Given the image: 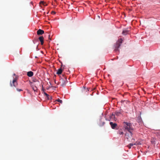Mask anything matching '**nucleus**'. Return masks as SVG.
<instances>
[{"instance_id":"f257e3e1","label":"nucleus","mask_w":160,"mask_h":160,"mask_svg":"<svg viewBox=\"0 0 160 160\" xmlns=\"http://www.w3.org/2000/svg\"><path fill=\"white\" fill-rule=\"evenodd\" d=\"M123 125L125 130H127L128 132L132 131L133 129L131 127V123L127 122H123Z\"/></svg>"},{"instance_id":"f03ea898","label":"nucleus","mask_w":160,"mask_h":160,"mask_svg":"<svg viewBox=\"0 0 160 160\" xmlns=\"http://www.w3.org/2000/svg\"><path fill=\"white\" fill-rule=\"evenodd\" d=\"M122 39H119L116 44L114 45L115 49L114 51L116 52H118V48L121 46V44L122 43Z\"/></svg>"},{"instance_id":"7ed1b4c3","label":"nucleus","mask_w":160,"mask_h":160,"mask_svg":"<svg viewBox=\"0 0 160 160\" xmlns=\"http://www.w3.org/2000/svg\"><path fill=\"white\" fill-rule=\"evenodd\" d=\"M132 132H126V138L129 141H130V140H131L132 142H133V141H134L135 140L133 138H132Z\"/></svg>"},{"instance_id":"20e7f679","label":"nucleus","mask_w":160,"mask_h":160,"mask_svg":"<svg viewBox=\"0 0 160 160\" xmlns=\"http://www.w3.org/2000/svg\"><path fill=\"white\" fill-rule=\"evenodd\" d=\"M62 76L63 78H61L60 83H61V85L62 87H64L66 85L68 82V81L65 76L63 75Z\"/></svg>"},{"instance_id":"39448f33","label":"nucleus","mask_w":160,"mask_h":160,"mask_svg":"<svg viewBox=\"0 0 160 160\" xmlns=\"http://www.w3.org/2000/svg\"><path fill=\"white\" fill-rule=\"evenodd\" d=\"M17 78L16 77L12 81V83L11 82L10 83V85L11 87L13 86L15 87H16L17 86L18 83L17 82Z\"/></svg>"},{"instance_id":"423d86ee","label":"nucleus","mask_w":160,"mask_h":160,"mask_svg":"<svg viewBox=\"0 0 160 160\" xmlns=\"http://www.w3.org/2000/svg\"><path fill=\"white\" fill-rule=\"evenodd\" d=\"M110 124L112 128L113 129H116L118 127L117 124L115 123H113L112 122H110Z\"/></svg>"},{"instance_id":"0eeeda50","label":"nucleus","mask_w":160,"mask_h":160,"mask_svg":"<svg viewBox=\"0 0 160 160\" xmlns=\"http://www.w3.org/2000/svg\"><path fill=\"white\" fill-rule=\"evenodd\" d=\"M44 33L43 30L41 29H39L37 31V34L38 35H42Z\"/></svg>"},{"instance_id":"6e6552de","label":"nucleus","mask_w":160,"mask_h":160,"mask_svg":"<svg viewBox=\"0 0 160 160\" xmlns=\"http://www.w3.org/2000/svg\"><path fill=\"white\" fill-rule=\"evenodd\" d=\"M39 39L41 45H43L44 43V38L42 36H41L39 38Z\"/></svg>"},{"instance_id":"1a4fd4ad","label":"nucleus","mask_w":160,"mask_h":160,"mask_svg":"<svg viewBox=\"0 0 160 160\" xmlns=\"http://www.w3.org/2000/svg\"><path fill=\"white\" fill-rule=\"evenodd\" d=\"M33 73L32 71H29L27 72V75L29 77H31L33 76Z\"/></svg>"},{"instance_id":"9d476101","label":"nucleus","mask_w":160,"mask_h":160,"mask_svg":"<svg viewBox=\"0 0 160 160\" xmlns=\"http://www.w3.org/2000/svg\"><path fill=\"white\" fill-rule=\"evenodd\" d=\"M62 68H60L58 70L57 72V74L58 75L62 73Z\"/></svg>"},{"instance_id":"9b49d317","label":"nucleus","mask_w":160,"mask_h":160,"mask_svg":"<svg viewBox=\"0 0 160 160\" xmlns=\"http://www.w3.org/2000/svg\"><path fill=\"white\" fill-rule=\"evenodd\" d=\"M128 30L125 29L123 30L122 32V34L124 35H126L128 33Z\"/></svg>"},{"instance_id":"f8f14e48","label":"nucleus","mask_w":160,"mask_h":160,"mask_svg":"<svg viewBox=\"0 0 160 160\" xmlns=\"http://www.w3.org/2000/svg\"><path fill=\"white\" fill-rule=\"evenodd\" d=\"M40 4L41 6L42 5L44 6L47 5V3H46V2H44L43 1H41L40 2Z\"/></svg>"},{"instance_id":"ddd939ff","label":"nucleus","mask_w":160,"mask_h":160,"mask_svg":"<svg viewBox=\"0 0 160 160\" xmlns=\"http://www.w3.org/2000/svg\"><path fill=\"white\" fill-rule=\"evenodd\" d=\"M123 133V132L121 129L119 130L118 132V134H119L120 135H122Z\"/></svg>"},{"instance_id":"4468645a","label":"nucleus","mask_w":160,"mask_h":160,"mask_svg":"<svg viewBox=\"0 0 160 160\" xmlns=\"http://www.w3.org/2000/svg\"><path fill=\"white\" fill-rule=\"evenodd\" d=\"M32 88L33 89V90L34 91H37V87H36V86H34V87H32Z\"/></svg>"},{"instance_id":"2eb2a0df","label":"nucleus","mask_w":160,"mask_h":160,"mask_svg":"<svg viewBox=\"0 0 160 160\" xmlns=\"http://www.w3.org/2000/svg\"><path fill=\"white\" fill-rule=\"evenodd\" d=\"M56 101L57 102H58L61 103H62V100H60L59 99H57V100H56Z\"/></svg>"},{"instance_id":"dca6fc26","label":"nucleus","mask_w":160,"mask_h":160,"mask_svg":"<svg viewBox=\"0 0 160 160\" xmlns=\"http://www.w3.org/2000/svg\"><path fill=\"white\" fill-rule=\"evenodd\" d=\"M137 144L135 142L134 143H131L129 145V146H130L131 147V146H132L133 145H136Z\"/></svg>"},{"instance_id":"f3484780","label":"nucleus","mask_w":160,"mask_h":160,"mask_svg":"<svg viewBox=\"0 0 160 160\" xmlns=\"http://www.w3.org/2000/svg\"><path fill=\"white\" fill-rule=\"evenodd\" d=\"M120 114H121V113L120 112H115V114L117 116H119Z\"/></svg>"},{"instance_id":"a211bd4d","label":"nucleus","mask_w":160,"mask_h":160,"mask_svg":"<svg viewBox=\"0 0 160 160\" xmlns=\"http://www.w3.org/2000/svg\"><path fill=\"white\" fill-rule=\"evenodd\" d=\"M111 118H113L115 119V115L113 114V113H112L111 116Z\"/></svg>"},{"instance_id":"6ab92c4d","label":"nucleus","mask_w":160,"mask_h":160,"mask_svg":"<svg viewBox=\"0 0 160 160\" xmlns=\"http://www.w3.org/2000/svg\"><path fill=\"white\" fill-rule=\"evenodd\" d=\"M51 13L52 14H55L56 13V12L54 11H52L51 12Z\"/></svg>"},{"instance_id":"aec40b11","label":"nucleus","mask_w":160,"mask_h":160,"mask_svg":"<svg viewBox=\"0 0 160 160\" xmlns=\"http://www.w3.org/2000/svg\"><path fill=\"white\" fill-rule=\"evenodd\" d=\"M47 97L48 98V99H52V98L51 96H47Z\"/></svg>"},{"instance_id":"412c9836","label":"nucleus","mask_w":160,"mask_h":160,"mask_svg":"<svg viewBox=\"0 0 160 160\" xmlns=\"http://www.w3.org/2000/svg\"><path fill=\"white\" fill-rule=\"evenodd\" d=\"M17 91H19V92H20V91H22V90L21 89H19L18 88H17Z\"/></svg>"},{"instance_id":"4be33fe9","label":"nucleus","mask_w":160,"mask_h":160,"mask_svg":"<svg viewBox=\"0 0 160 160\" xmlns=\"http://www.w3.org/2000/svg\"><path fill=\"white\" fill-rule=\"evenodd\" d=\"M33 81L34 82H37L39 83V82L38 80H36V79H35V80H33Z\"/></svg>"},{"instance_id":"5701e85b","label":"nucleus","mask_w":160,"mask_h":160,"mask_svg":"<svg viewBox=\"0 0 160 160\" xmlns=\"http://www.w3.org/2000/svg\"><path fill=\"white\" fill-rule=\"evenodd\" d=\"M128 147L129 148H131V147L130 146H129V145H128Z\"/></svg>"},{"instance_id":"b1692460","label":"nucleus","mask_w":160,"mask_h":160,"mask_svg":"<svg viewBox=\"0 0 160 160\" xmlns=\"http://www.w3.org/2000/svg\"><path fill=\"white\" fill-rule=\"evenodd\" d=\"M46 97L47 96H49V95L48 94H46Z\"/></svg>"},{"instance_id":"393cba45","label":"nucleus","mask_w":160,"mask_h":160,"mask_svg":"<svg viewBox=\"0 0 160 160\" xmlns=\"http://www.w3.org/2000/svg\"><path fill=\"white\" fill-rule=\"evenodd\" d=\"M46 94H47V93H46V92H44V94L45 96H46Z\"/></svg>"},{"instance_id":"a878e982","label":"nucleus","mask_w":160,"mask_h":160,"mask_svg":"<svg viewBox=\"0 0 160 160\" xmlns=\"http://www.w3.org/2000/svg\"><path fill=\"white\" fill-rule=\"evenodd\" d=\"M97 17H98L99 18V16L98 15H97V16H96Z\"/></svg>"},{"instance_id":"bb28decb","label":"nucleus","mask_w":160,"mask_h":160,"mask_svg":"<svg viewBox=\"0 0 160 160\" xmlns=\"http://www.w3.org/2000/svg\"><path fill=\"white\" fill-rule=\"evenodd\" d=\"M104 123H105V122H103L102 123V125H104Z\"/></svg>"},{"instance_id":"cd10ccee","label":"nucleus","mask_w":160,"mask_h":160,"mask_svg":"<svg viewBox=\"0 0 160 160\" xmlns=\"http://www.w3.org/2000/svg\"><path fill=\"white\" fill-rule=\"evenodd\" d=\"M50 35H48V36H49V38H50Z\"/></svg>"},{"instance_id":"c85d7f7f","label":"nucleus","mask_w":160,"mask_h":160,"mask_svg":"<svg viewBox=\"0 0 160 160\" xmlns=\"http://www.w3.org/2000/svg\"><path fill=\"white\" fill-rule=\"evenodd\" d=\"M13 75H15V74H13Z\"/></svg>"},{"instance_id":"c756f323","label":"nucleus","mask_w":160,"mask_h":160,"mask_svg":"<svg viewBox=\"0 0 160 160\" xmlns=\"http://www.w3.org/2000/svg\"><path fill=\"white\" fill-rule=\"evenodd\" d=\"M160 160L159 159H158V160Z\"/></svg>"}]
</instances>
